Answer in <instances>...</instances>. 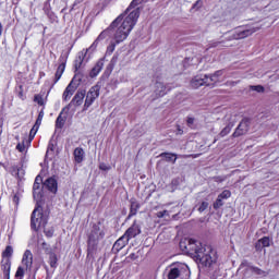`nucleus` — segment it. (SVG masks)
Masks as SVG:
<instances>
[{"instance_id":"obj_14","label":"nucleus","mask_w":279,"mask_h":279,"mask_svg":"<svg viewBox=\"0 0 279 279\" xmlns=\"http://www.w3.org/2000/svg\"><path fill=\"white\" fill-rule=\"evenodd\" d=\"M192 88H199V86H210L208 82V74L196 75L191 81Z\"/></svg>"},{"instance_id":"obj_23","label":"nucleus","mask_w":279,"mask_h":279,"mask_svg":"<svg viewBox=\"0 0 279 279\" xmlns=\"http://www.w3.org/2000/svg\"><path fill=\"white\" fill-rule=\"evenodd\" d=\"M33 197L36 202L43 199V191L40 190V182H35L33 185Z\"/></svg>"},{"instance_id":"obj_9","label":"nucleus","mask_w":279,"mask_h":279,"mask_svg":"<svg viewBox=\"0 0 279 279\" xmlns=\"http://www.w3.org/2000/svg\"><path fill=\"white\" fill-rule=\"evenodd\" d=\"M84 97H86V89H78L72 98L71 102L63 108V112H69L71 106H82V104H84Z\"/></svg>"},{"instance_id":"obj_10","label":"nucleus","mask_w":279,"mask_h":279,"mask_svg":"<svg viewBox=\"0 0 279 279\" xmlns=\"http://www.w3.org/2000/svg\"><path fill=\"white\" fill-rule=\"evenodd\" d=\"M256 32L255 27L247 28V27H239L234 32L231 33L233 40H241L243 38H247V36H252Z\"/></svg>"},{"instance_id":"obj_21","label":"nucleus","mask_w":279,"mask_h":279,"mask_svg":"<svg viewBox=\"0 0 279 279\" xmlns=\"http://www.w3.org/2000/svg\"><path fill=\"white\" fill-rule=\"evenodd\" d=\"M46 254H48L49 256V265L52 269H57L58 268V255L56 254V252L51 251V250H46Z\"/></svg>"},{"instance_id":"obj_32","label":"nucleus","mask_w":279,"mask_h":279,"mask_svg":"<svg viewBox=\"0 0 279 279\" xmlns=\"http://www.w3.org/2000/svg\"><path fill=\"white\" fill-rule=\"evenodd\" d=\"M160 156H162L163 158H166V160H169L173 162V165H175V160H178V157H175V154H171V153H162Z\"/></svg>"},{"instance_id":"obj_53","label":"nucleus","mask_w":279,"mask_h":279,"mask_svg":"<svg viewBox=\"0 0 279 279\" xmlns=\"http://www.w3.org/2000/svg\"><path fill=\"white\" fill-rule=\"evenodd\" d=\"M2 34H3V24H1L0 22V36H2Z\"/></svg>"},{"instance_id":"obj_45","label":"nucleus","mask_w":279,"mask_h":279,"mask_svg":"<svg viewBox=\"0 0 279 279\" xmlns=\"http://www.w3.org/2000/svg\"><path fill=\"white\" fill-rule=\"evenodd\" d=\"M199 8H202V0H197L193 7L192 10H199Z\"/></svg>"},{"instance_id":"obj_22","label":"nucleus","mask_w":279,"mask_h":279,"mask_svg":"<svg viewBox=\"0 0 279 279\" xmlns=\"http://www.w3.org/2000/svg\"><path fill=\"white\" fill-rule=\"evenodd\" d=\"M12 267V262L10 259H2L1 262V271H3V276L5 279H10V269Z\"/></svg>"},{"instance_id":"obj_34","label":"nucleus","mask_w":279,"mask_h":279,"mask_svg":"<svg viewBox=\"0 0 279 279\" xmlns=\"http://www.w3.org/2000/svg\"><path fill=\"white\" fill-rule=\"evenodd\" d=\"M12 254H14V248H12V246H7L4 252L2 253V256L4 258H10V256H12Z\"/></svg>"},{"instance_id":"obj_20","label":"nucleus","mask_w":279,"mask_h":279,"mask_svg":"<svg viewBox=\"0 0 279 279\" xmlns=\"http://www.w3.org/2000/svg\"><path fill=\"white\" fill-rule=\"evenodd\" d=\"M44 186L48 189L50 193H58V181L54 178L47 179Z\"/></svg>"},{"instance_id":"obj_7","label":"nucleus","mask_w":279,"mask_h":279,"mask_svg":"<svg viewBox=\"0 0 279 279\" xmlns=\"http://www.w3.org/2000/svg\"><path fill=\"white\" fill-rule=\"evenodd\" d=\"M82 83V77L80 75L75 74L70 84L66 86L65 90L63 92V101H69L71 97H73L75 90H77V87Z\"/></svg>"},{"instance_id":"obj_3","label":"nucleus","mask_w":279,"mask_h":279,"mask_svg":"<svg viewBox=\"0 0 279 279\" xmlns=\"http://www.w3.org/2000/svg\"><path fill=\"white\" fill-rule=\"evenodd\" d=\"M167 279H189L191 278V269L186 264L175 263L168 266L163 272Z\"/></svg>"},{"instance_id":"obj_16","label":"nucleus","mask_w":279,"mask_h":279,"mask_svg":"<svg viewBox=\"0 0 279 279\" xmlns=\"http://www.w3.org/2000/svg\"><path fill=\"white\" fill-rule=\"evenodd\" d=\"M250 130V122L247 120H242L238 128L235 129L233 133V137L238 138V136H243V134H247Z\"/></svg>"},{"instance_id":"obj_46","label":"nucleus","mask_w":279,"mask_h":279,"mask_svg":"<svg viewBox=\"0 0 279 279\" xmlns=\"http://www.w3.org/2000/svg\"><path fill=\"white\" fill-rule=\"evenodd\" d=\"M53 149H54L53 142L50 141L48 144L47 154H51V151H53Z\"/></svg>"},{"instance_id":"obj_6","label":"nucleus","mask_w":279,"mask_h":279,"mask_svg":"<svg viewBox=\"0 0 279 279\" xmlns=\"http://www.w3.org/2000/svg\"><path fill=\"white\" fill-rule=\"evenodd\" d=\"M119 23H121V16H118L108 28L98 35L95 41L90 45L89 49L95 50L101 40H106V38H112V29H114Z\"/></svg>"},{"instance_id":"obj_37","label":"nucleus","mask_w":279,"mask_h":279,"mask_svg":"<svg viewBox=\"0 0 279 279\" xmlns=\"http://www.w3.org/2000/svg\"><path fill=\"white\" fill-rule=\"evenodd\" d=\"M232 124L227 125L225 129H222V131L220 132V136H228V134H230V132H232Z\"/></svg>"},{"instance_id":"obj_48","label":"nucleus","mask_w":279,"mask_h":279,"mask_svg":"<svg viewBox=\"0 0 279 279\" xmlns=\"http://www.w3.org/2000/svg\"><path fill=\"white\" fill-rule=\"evenodd\" d=\"M46 236H53V230L50 229V230H47V227L46 228H43Z\"/></svg>"},{"instance_id":"obj_17","label":"nucleus","mask_w":279,"mask_h":279,"mask_svg":"<svg viewBox=\"0 0 279 279\" xmlns=\"http://www.w3.org/2000/svg\"><path fill=\"white\" fill-rule=\"evenodd\" d=\"M22 265H24L25 269H32V265H34V254L32 251L26 250L22 257Z\"/></svg>"},{"instance_id":"obj_41","label":"nucleus","mask_w":279,"mask_h":279,"mask_svg":"<svg viewBox=\"0 0 279 279\" xmlns=\"http://www.w3.org/2000/svg\"><path fill=\"white\" fill-rule=\"evenodd\" d=\"M34 101H36V104H38V106H45V99L40 95H36L34 97Z\"/></svg>"},{"instance_id":"obj_8","label":"nucleus","mask_w":279,"mask_h":279,"mask_svg":"<svg viewBox=\"0 0 279 279\" xmlns=\"http://www.w3.org/2000/svg\"><path fill=\"white\" fill-rule=\"evenodd\" d=\"M99 90H101V87H99V85H95L89 88L85 98L84 110H88L92 104H95V99L99 97Z\"/></svg>"},{"instance_id":"obj_36","label":"nucleus","mask_w":279,"mask_h":279,"mask_svg":"<svg viewBox=\"0 0 279 279\" xmlns=\"http://www.w3.org/2000/svg\"><path fill=\"white\" fill-rule=\"evenodd\" d=\"M39 128L40 126H36V124H34V126L32 128V130L29 132V141H34V137L36 136Z\"/></svg>"},{"instance_id":"obj_38","label":"nucleus","mask_w":279,"mask_h":279,"mask_svg":"<svg viewBox=\"0 0 279 279\" xmlns=\"http://www.w3.org/2000/svg\"><path fill=\"white\" fill-rule=\"evenodd\" d=\"M221 206H223V198L221 197H217L216 202L214 203V208L215 210L221 208Z\"/></svg>"},{"instance_id":"obj_39","label":"nucleus","mask_w":279,"mask_h":279,"mask_svg":"<svg viewBox=\"0 0 279 279\" xmlns=\"http://www.w3.org/2000/svg\"><path fill=\"white\" fill-rule=\"evenodd\" d=\"M29 245H40V236L39 235H33V239L29 241Z\"/></svg>"},{"instance_id":"obj_15","label":"nucleus","mask_w":279,"mask_h":279,"mask_svg":"<svg viewBox=\"0 0 279 279\" xmlns=\"http://www.w3.org/2000/svg\"><path fill=\"white\" fill-rule=\"evenodd\" d=\"M167 93H169V88L167 87V85H165V83H162V82L155 83L154 99H158V97H165V95H167Z\"/></svg>"},{"instance_id":"obj_33","label":"nucleus","mask_w":279,"mask_h":279,"mask_svg":"<svg viewBox=\"0 0 279 279\" xmlns=\"http://www.w3.org/2000/svg\"><path fill=\"white\" fill-rule=\"evenodd\" d=\"M44 118H45V110L41 109L35 122L36 128H40Z\"/></svg>"},{"instance_id":"obj_19","label":"nucleus","mask_w":279,"mask_h":279,"mask_svg":"<svg viewBox=\"0 0 279 279\" xmlns=\"http://www.w3.org/2000/svg\"><path fill=\"white\" fill-rule=\"evenodd\" d=\"M130 240L126 239L124 235H122L120 239H118L112 247V252H121V250H123V247H125L126 243H129Z\"/></svg>"},{"instance_id":"obj_2","label":"nucleus","mask_w":279,"mask_h":279,"mask_svg":"<svg viewBox=\"0 0 279 279\" xmlns=\"http://www.w3.org/2000/svg\"><path fill=\"white\" fill-rule=\"evenodd\" d=\"M136 23H138V12L135 11L129 15H123L122 21L111 31L112 40L110 41L108 49L113 51L117 45L126 40Z\"/></svg>"},{"instance_id":"obj_31","label":"nucleus","mask_w":279,"mask_h":279,"mask_svg":"<svg viewBox=\"0 0 279 279\" xmlns=\"http://www.w3.org/2000/svg\"><path fill=\"white\" fill-rule=\"evenodd\" d=\"M138 208H141L138 203L132 202L129 217H134V215H136L138 213Z\"/></svg>"},{"instance_id":"obj_56","label":"nucleus","mask_w":279,"mask_h":279,"mask_svg":"<svg viewBox=\"0 0 279 279\" xmlns=\"http://www.w3.org/2000/svg\"><path fill=\"white\" fill-rule=\"evenodd\" d=\"M41 245H47V243H45V242H41Z\"/></svg>"},{"instance_id":"obj_44","label":"nucleus","mask_w":279,"mask_h":279,"mask_svg":"<svg viewBox=\"0 0 279 279\" xmlns=\"http://www.w3.org/2000/svg\"><path fill=\"white\" fill-rule=\"evenodd\" d=\"M99 170L100 171H110V166H108L106 163H100L99 165Z\"/></svg>"},{"instance_id":"obj_4","label":"nucleus","mask_w":279,"mask_h":279,"mask_svg":"<svg viewBox=\"0 0 279 279\" xmlns=\"http://www.w3.org/2000/svg\"><path fill=\"white\" fill-rule=\"evenodd\" d=\"M106 236V232L101 228L100 225H94L87 240V252L88 254H93L95 250H97V245L99 242Z\"/></svg>"},{"instance_id":"obj_29","label":"nucleus","mask_w":279,"mask_h":279,"mask_svg":"<svg viewBox=\"0 0 279 279\" xmlns=\"http://www.w3.org/2000/svg\"><path fill=\"white\" fill-rule=\"evenodd\" d=\"M270 241L269 238L264 236L255 244L256 250H260L262 247H269Z\"/></svg>"},{"instance_id":"obj_43","label":"nucleus","mask_w":279,"mask_h":279,"mask_svg":"<svg viewBox=\"0 0 279 279\" xmlns=\"http://www.w3.org/2000/svg\"><path fill=\"white\" fill-rule=\"evenodd\" d=\"M208 208V202H203L201 206L198 207V213H204Z\"/></svg>"},{"instance_id":"obj_5","label":"nucleus","mask_w":279,"mask_h":279,"mask_svg":"<svg viewBox=\"0 0 279 279\" xmlns=\"http://www.w3.org/2000/svg\"><path fill=\"white\" fill-rule=\"evenodd\" d=\"M47 221H49V217L43 213L40 207H36L31 216V228L38 232L40 228L47 227Z\"/></svg>"},{"instance_id":"obj_24","label":"nucleus","mask_w":279,"mask_h":279,"mask_svg":"<svg viewBox=\"0 0 279 279\" xmlns=\"http://www.w3.org/2000/svg\"><path fill=\"white\" fill-rule=\"evenodd\" d=\"M101 69H104V61L100 59L96 65L92 69L89 73V77H97L99 73H101Z\"/></svg>"},{"instance_id":"obj_52","label":"nucleus","mask_w":279,"mask_h":279,"mask_svg":"<svg viewBox=\"0 0 279 279\" xmlns=\"http://www.w3.org/2000/svg\"><path fill=\"white\" fill-rule=\"evenodd\" d=\"M13 202H14V204H16V205L19 204V196H17V195H14V196H13Z\"/></svg>"},{"instance_id":"obj_49","label":"nucleus","mask_w":279,"mask_h":279,"mask_svg":"<svg viewBox=\"0 0 279 279\" xmlns=\"http://www.w3.org/2000/svg\"><path fill=\"white\" fill-rule=\"evenodd\" d=\"M186 123H187L189 128H191L193 125V123H195V118H191V117L187 118Z\"/></svg>"},{"instance_id":"obj_25","label":"nucleus","mask_w":279,"mask_h":279,"mask_svg":"<svg viewBox=\"0 0 279 279\" xmlns=\"http://www.w3.org/2000/svg\"><path fill=\"white\" fill-rule=\"evenodd\" d=\"M86 53H88V50H82L78 53L77 59L75 60L74 66H75V71H77L78 69L82 68V63L84 62V59L86 58Z\"/></svg>"},{"instance_id":"obj_51","label":"nucleus","mask_w":279,"mask_h":279,"mask_svg":"<svg viewBox=\"0 0 279 279\" xmlns=\"http://www.w3.org/2000/svg\"><path fill=\"white\" fill-rule=\"evenodd\" d=\"M16 149H19L21 153H23V151H25V145L19 143V144L16 145Z\"/></svg>"},{"instance_id":"obj_12","label":"nucleus","mask_w":279,"mask_h":279,"mask_svg":"<svg viewBox=\"0 0 279 279\" xmlns=\"http://www.w3.org/2000/svg\"><path fill=\"white\" fill-rule=\"evenodd\" d=\"M141 3H147V0H133L130 5L126 8V10L120 14L121 21H123V16H128L132 14V12H137V19L141 16V9L136 8L137 5H141Z\"/></svg>"},{"instance_id":"obj_54","label":"nucleus","mask_w":279,"mask_h":279,"mask_svg":"<svg viewBox=\"0 0 279 279\" xmlns=\"http://www.w3.org/2000/svg\"><path fill=\"white\" fill-rule=\"evenodd\" d=\"M35 182H39V184L43 182V180L40 179V177H36Z\"/></svg>"},{"instance_id":"obj_11","label":"nucleus","mask_w":279,"mask_h":279,"mask_svg":"<svg viewBox=\"0 0 279 279\" xmlns=\"http://www.w3.org/2000/svg\"><path fill=\"white\" fill-rule=\"evenodd\" d=\"M141 3H147V0H133L130 5L126 8V10L120 14L121 21H123V16H128L132 14V12H137V19L141 16V9L136 8L137 5H141Z\"/></svg>"},{"instance_id":"obj_30","label":"nucleus","mask_w":279,"mask_h":279,"mask_svg":"<svg viewBox=\"0 0 279 279\" xmlns=\"http://www.w3.org/2000/svg\"><path fill=\"white\" fill-rule=\"evenodd\" d=\"M63 112V110L60 112L56 121V128L59 130H62V128H64V123L66 122V117H62Z\"/></svg>"},{"instance_id":"obj_47","label":"nucleus","mask_w":279,"mask_h":279,"mask_svg":"<svg viewBox=\"0 0 279 279\" xmlns=\"http://www.w3.org/2000/svg\"><path fill=\"white\" fill-rule=\"evenodd\" d=\"M253 90H256L257 93H263L265 88L260 85L252 86Z\"/></svg>"},{"instance_id":"obj_42","label":"nucleus","mask_w":279,"mask_h":279,"mask_svg":"<svg viewBox=\"0 0 279 279\" xmlns=\"http://www.w3.org/2000/svg\"><path fill=\"white\" fill-rule=\"evenodd\" d=\"M157 217L158 219H162L163 217H169V210L158 211Z\"/></svg>"},{"instance_id":"obj_40","label":"nucleus","mask_w":279,"mask_h":279,"mask_svg":"<svg viewBox=\"0 0 279 279\" xmlns=\"http://www.w3.org/2000/svg\"><path fill=\"white\" fill-rule=\"evenodd\" d=\"M231 195L232 193L229 190H225L218 197H220V199H228Z\"/></svg>"},{"instance_id":"obj_26","label":"nucleus","mask_w":279,"mask_h":279,"mask_svg":"<svg viewBox=\"0 0 279 279\" xmlns=\"http://www.w3.org/2000/svg\"><path fill=\"white\" fill-rule=\"evenodd\" d=\"M221 75H223V71H221V70L216 71L214 74L207 75L210 86H213V84H217V82H219V77H221Z\"/></svg>"},{"instance_id":"obj_13","label":"nucleus","mask_w":279,"mask_h":279,"mask_svg":"<svg viewBox=\"0 0 279 279\" xmlns=\"http://www.w3.org/2000/svg\"><path fill=\"white\" fill-rule=\"evenodd\" d=\"M240 269L244 271V278H250L252 274H256L257 276H265V271L263 269L247 265L245 263L241 264Z\"/></svg>"},{"instance_id":"obj_27","label":"nucleus","mask_w":279,"mask_h":279,"mask_svg":"<svg viewBox=\"0 0 279 279\" xmlns=\"http://www.w3.org/2000/svg\"><path fill=\"white\" fill-rule=\"evenodd\" d=\"M84 148L77 147L74 149V160L80 165V162L84 161Z\"/></svg>"},{"instance_id":"obj_50","label":"nucleus","mask_w":279,"mask_h":279,"mask_svg":"<svg viewBox=\"0 0 279 279\" xmlns=\"http://www.w3.org/2000/svg\"><path fill=\"white\" fill-rule=\"evenodd\" d=\"M183 134H184V130H182V128H180V125H177V135L182 136Z\"/></svg>"},{"instance_id":"obj_18","label":"nucleus","mask_w":279,"mask_h":279,"mask_svg":"<svg viewBox=\"0 0 279 279\" xmlns=\"http://www.w3.org/2000/svg\"><path fill=\"white\" fill-rule=\"evenodd\" d=\"M138 234H141V228L137 225H133L125 231L123 236L130 241V239H134L135 236H138Z\"/></svg>"},{"instance_id":"obj_28","label":"nucleus","mask_w":279,"mask_h":279,"mask_svg":"<svg viewBox=\"0 0 279 279\" xmlns=\"http://www.w3.org/2000/svg\"><path fill=\"white\" fill-rule=\"evenodd\" d=\"M64 69H66V65L64 63H61L58 66L57 72L54 74V84H58V82H60V78L62 77V75L64 73Z\"/></svg>"},{"instance_id":"obj_1","label":"nucleus","mask_w":279,"mask_h":279,"mask_svg":"<svg viewBox=\"0 0 279 279\" xmlns=\"http://www.w3.org/2000/svg\"><path fill=\"white\" fill-rule=\"evenodd\" d=\"M179 246L182 252L192 258H196L205 267H210V265L217 263V251L210 245H202L194 239H185L180 242Z\"/></svg>"},{"instance_id":"obj_35","label":"nucleus","mask_w":279,"mask_h":279,"mask_svg":"<svg viewBox=\"0 0 279 279\" xmlns=\"http://www.w3.org/2000/svg\"><path fill=\"white\" fill-rule=\"evenodd\" d=\"M24 276H25V268H23V266H20L15 272V278L23 279Z\"/></svg>"},{"instance_id":"obj_55","label":"nucleus","mask_w":279,"mask_h":279,"mask_svg":"<svg viewBox=\"0 0 279 279\" xmlns=\"http://www.w3.org/2000/svg\"><path fill=\"white\" fill-rule=\"evenodd\" d=\"M219 46V43H214L213 44V47H218Z\"/></svg>"}]
</instances>
